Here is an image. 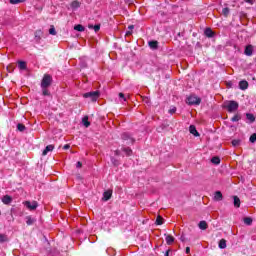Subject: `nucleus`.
Wrapping results in <instances>:
<instances>
[{"label": "nucleus", "instance_id": "nucleus-7", "mask_svg": "<svg viewBox=\"0 0 256 256\" xmlns=\"http://www.w3.org/2000/svg\"><path fill=\"white\" fill-rule=\"evenodd\" d=\"M244 54L247 57H251V55H253V45H248L246 46L245 50H244Z\"/></svg>", "mask_w": 256, "mask_h": 256}, {"label": "nucleus", "instance_id": "nucleus-20", "mask_svg": "<svg viewBox=\"0 0 256 256\" xmlns=\"http://www.w3.org/2000/svg\"><path fill=\"white\" fill-rule=\"evenodd\" d=\"M18 67L19 69H21L22 71H25V69H27V63L20 61L18 62Z\"/></svg>", "mask_w": 256, "mask_h": 256}, {"label": "nucleus", "instance_id": "nucleus-29", "mask_svg": "<svg viewBox=\"0 0 256 256\" xmlns=\"http://www.w3.org/2000/svg\"><path fill=\"white\" fill-rule=\"evenodd\" d=\"M229 13L230 10L228 7L222 9V15H224V17H229Z\"/></svg>", "mask_w": 256, "mask_h": 256}, {"label": "nucleus", "instance_id": "nucleus-49", "mask_svg": "<svg viewBox=\"0 0 256 256\" xmlns=\"http://www.w3.org/2000/svg\"><path fill=\"white\" fill-rule=\"evenodd\" d=\"M115 155H119V150H117V151L115 152Z\"/></svg>", "mask_w": 256, "mask_h": 256}, {"label": "nucleus", "instance_id": "nucleus-33", "mask_svg": "<svg viewBox=\"0 0 256 256\" xmlns=\"http://www.w3.org/2000/svg\"><path fill=\"white\" fill-rule=\"evenodd\" d=\"M233 147H239L241 145V140H232Z\"/></svg>", "mask_w": 256, "mask_h": 256}, {"label": "nucleus", "instance_id": "nucleus-40", "mask_svg": "<svg viewBox=\"0 0 256 256\" xmlns=\"http://www.w3.org/2000/svg\"><path fill=\"white\" fill-rule=\"evenodd\" d=\"M177 111V108H172V109H170L169 110V113L171 114V115H173L175 112Z\"/></svg>", "mask_w": 256, "mask_h": 256}, {"label": "nucleus", "instance_id": "nucleus-23", "mask_svg": "<svg viewBox=\"0 0 256 256\" xmlns=\"http://www.w3.org/2000/svg\"><path fill=\"white\" fill-rule=\"evenodd\" d=\"M204 33H205L206 37H213V35H214L213 30H211V28H206Z\"/></svg>", "mask_w": 256, "mask_h": 256}, {"label": "nucleus", "instance_id": "nucleus-2", "mask_svg": "<svg viewBox=\"0 0 256 256\" xmlns=\"http://www.w3.org/2000/svg\"><path fill=\"white\" fill-rule=\"evenodd\" d=\"M53 83V77L49 74H45L41 81V87H51V84Z\"/></svg>", "mask_w": 256, "mask_h": 256}, {"label": "nucleus", "instance_id": "nucleus-39", "mask_svg": "<svg viewBox=\"0 0 256 256\" xmlns=\"http://www.w3.org/2000/svg\"><path fill=\"white\" fill-rule=\"evenodd\" d=\"M119 97L120 99H123V101H127V99L125 98V94L119 93Z\"/></svg>", "mask_w": 256, "mask_h": 256}, {"label": "nucleus", "instance_id": "nucleus-48", "mask_svg": "<svg viewBox=\"0 0 256 256\" xmlns=\"http://www.w3.org/2000/svg\"><path fill=\"white\" fill-rule=\"evenodd\" d=\"M164 256H169V250L165 252Z\"/></svg>", "mask_w": 256, "mask_h": 256}, {"label": "nucleus", "instance_id": "nucleus-21", "mask_svg": "<svg viewBox=\"0 0 256 256\" xmlns=\"http://www.w3.org/2000/svg\"><path fill=\"white\" fill-rule=\"evenodd\" d=\"M75 31H79L80 33H83V31H85V27H83V25L78 24L76 26H74Z\"/></svg>", "mask_w": 256, "mask_h": 256}, {"label": "nucleus", "instance_id": "nucleus-35", "mask_svg": "<svg viewBox=\"0 0 256 256\" xmlns=\"http://www.w3.org/2000/svg\"><path fill=\"white\" fill-rule=\"evenodd\" d=\"M156 224H157V225H163V217L158 216V217L156 218Z\"/></svg>", "mask_w": 256, "mask_h": 256}, {"label": "nucleus", "instance_id": "nucleus-12", "mask_svg": "<svg viewBox=\"0 0 256 256\" xmlns=\"http://www.w3.org/2000/svg\"><path fill=\"white\" fill-rule=\"evenodd\" d=\"M55 149V146L53 145H48L46 146V148L44 149V151L42 152V155H47L49 152L53 151Z\"/></svg>", "mask_w": 256, "mask_h": 256}, {"label": "nucleus", "instance_id": "nucleus-26", "mask_svg": "<svg viewBox=\"0 0 256 256\" xmlns=\"http://www.w3.org/2000/svg\"><path fill=\"white\" fill-rule=\"evenodd\" d=\"M244 223H245V225H252L253 224V219L251 217H245L244 218Z\"/></svg>", "mask_w": 256, "mask_h": 256}, {"label": "nucleus", "instance_id": "nucleus-9", "mask_svg": "<svg viewBox=\"0 0 256 256\" xmlns=\"http://www.w3.org/2000/svg\"><path fill=\"white\" fill-rule=\"evenodd\" d=\"M12 201H13V198L9 195H5L2 198V203H4V205H9V204H11Z\"/></svg>", "mask_w": 256, "mask_h": 256}, {"label": "nucleus", "instance_id": "nucleus-10", "mask_svg": "<svg viewBox=\"0 0 256 256\" xmlns=\"http://www.w3.org/2000/svg\"><path fill=\"white\" fill-rule=\"evenodd\" d=\"M189 132L194 135V137H199V132L197 131V128L194 125H190Z\"/></svg>", "mask_w": 256, "mask_h": 256}, {"label": "nucleus", "instance_id": "nucleus-37", "mask_svg": "<svg viewBox=\"0 0 256 256\" xmlns=\"http://www.w3.org/2000/svg\"><path fill=\"white\" fill-rule=\"evenodd\" d=\"M249 141H250V143L256 142V134L255 133L250 136Z\"/></svg>", "mask_w": 256, "mask_h": 256}, {"label": "nucleus", "instance_id": "nucleus-17", "mask_svg": "<svg viewBox=\"0 0 256 256\" xmlns=\"http://www.w3.org/2000/svg\"><path fill=\"white\" fill-rule=\"evenodd\" d=\"M246 118L249 121V123H255V116L253 114L247 113Z\"/></svg>", "mask_w": 256, "mask_h": 256}, {"label": "nucleus", "instance_id": "nucleus-38", "mask_svg": "<svg viewBox=\"0 0 256 256\" xmlns=\"http://www.w3.org/2000/svg\"><path fill=\"white\" fill-rule=\"evenodd\" d=\"M71 7H72L73 9H78V7H79V2L73 1L72 4H71Z\"/></svg>", "mask_w": 256, "mask_h": 256}, {"label": "nucleus", "instance_id": "nucleus-18", "mask_svg": "<svg viewBox=\"0 0 256 256\" xmlns=\"http://www.w3.org/2000/svg\"><path fill=\"white\" fill-rule=\"evenodd\" d=\"M88 29H94L95 33H97L99 31V29H101V25L97 24V25L93 26V24H89Z\"/></svg>", "mask_w": 256, "mask_h": 256}, {"label": "nucleus", "instance_id": "nucleus-1", "mask_svg": "<svg viewBox=\"0 0 256 256\" xmlns=\"http://www.w3.org/2000/svg\"><path fill=\"white\" fill-rule=\"evenodd\" d=\"M223 107L227 109L228 113H235L239 109V103L235 100H228L224 102Z\"/></svg>", "mask_w": 256, "mask_h": 256}, {"label": "nucleus", "instance_id": "nucleus-43", "mask_svg": "<svg viewBox=\"0 0 256 256\" xmlns=\"http://www.w3.org/2000/svg\"><path fill=\"white\" fill-rule=\"evenodd\" d=\"M128 29H129L130 31H133V29H135V26H134V25H130V26H128Z\"/></svg>", "mask_w": 256, "mask_h": 256}, {"label": "nucleus", "instance_id": "nucleus-4", "mask_svg": "<svg viewBox=\"0 0 256 256\" xmlns=\"http://www.w3.org/2000/svg\"><path fill=\"white\" fill-rule=\"evenodd\" d=\"M188 105H200L201 104V98L191 95L187 98Z\"/></svg>", "mask_w": 256, "mask_h": 256}, {"label": "nucleus", "instance_id": "nucleus-25", "mask_svg": "<svg viewBox=\"0 0 256 256\" xmlns=\"http://www.w3.org/2000/svg\"><path fill=\"white\" fill-rule=\"evenodd\" d=\"M35 223V219H33L31 216L26 217V224L27 225H33Z\"/></svg>", "mask_w": 256, "mask_h": 256}, {"label": "nucleus", "instance_id": "nucleus-3", "mask_svg": "<svg viewBox=\"0 0 256 256\" xmlns=\"http://www.w3.org/2000/svg\"><path fill=\"white\" fill-rule=\"evenodd\" d=\"M83 97L85 99H91V101H96L97 99H99V91L87 92L83 94Z\"/></svg>", "mask_w": 256, "mask_h": 256}, {"label": "nucleus", "instance_id": "nucleus-30", "mask_svg": "<svg viewBox=\"0 0 256 256\" xmlns=\"http://www.w3.org/2000/svg\"><path fill=\"white\" fill-rule=\"evenodd\" d=\"M124 153L129 157L132 155L133 150L131 148H123Z\"/></svg>", "mask_w": 256, "mask_h": 256}, {"label": "nucleus", "instance_id": "nucleus-8", "mask_svg": "<svg viewBox=\"0 0 256 256\" xmlns=\"http://www.w3.org/2000/svg\"><path fill=\"white\" fill-rule=\"evenodd\" d=\"M113 195V191L112 190H107L103 193V200L104 201H109V199H111Z\"/></svg>", "mask_w": 256, "mask_h": 256}, {"label": "nucleus", "instance_id": "nucleus-14", "mask_svg": "<svg viewBox=\"0 0 256 256\" xmlns=\"http://www.w3.org/2000/svg\"><path fill=\"white\" fill-rule=\"evenodd\" d=\"M219 249H227V240L221 239L218 244Z\"/></svg>", "mask_w": 256, "mask_h": 256}, {"label": "nucleus", "instance_id": "nucleus-13", "mask_svg": "<svg viewBox=\"0 0 256 256\" xmlns=\"http://www.w3.org/2000/svg\"><path fill=\"white\" fill-rule=\"evenodd\" d=\"M82 125H84V127H90L91 122H89V116H85L82 118Z\"/></svg>", "mask_w": 256, "mask_h": 256}, {"label": "nucleus", "instance_id": "nucleus-6", "mask_svg": "<svg viewBox=\"0 0 256 256\" xmlns=\"http://www.w3.org/2000/svg\"><path fill=\"white\" fill-rule=\"evenodd\" d=\"M249 87V82H247V80H241L239 82V89H241L242 91H245L246 89H248Z\"/></svg>", "mask_w": 256, "mask_h": 256}, {"label": "nucleus", "instance_id": "nucleus-31", "mask_svg": "<svg viewBox=\"0 0 256 256\" xmlns=\"http://www.w3.org/2000/svg\"><path fill=\"white\" fill-rule=\"evenodd\" d=\"M211 161L214 165H219L221 163V159H219V157H213Z\"/></svg>", "mask_w": 256, "mask_h": 256}, {"label": "nucleus", "instance_id": "nucleus-16", "mask_svg": "<svg viewBox=\"0 0 256 256\" xmlns=\"http://www.w3.org/2000/svg\"><path fill=\"white\" fill-rule=\"evenodd\" d=\"M199 229H202V231H205L207 229L208 225L206 221H200L198 224Z\"/></svg>", "mask_w": 256, "mask_h": 256}, {"label": "nucleus", "instance_id": "nucleus-45", "mask_svg": "<svg viewBox=\"0 0 256 256\" xmlns=\"http://www.w3.org/2000/svg\"><path fill=\"white\" fill-rule=\"evenodd\" d=\"M246 3H250L251 5H253V0H244Z\"/></svg>", "mask_w": 256, "mask_h": 256}, {"label": "nucleus", "instance_id": "nucleus-27", "mask_svg": "<svg viewBox=\"0 0 256 256\" xmlns=\"http://www.w3.org/2000/svg\"><path fill=\"white\" fill-rule=\"evenodd\" d=\"M7 241H9L7 235L0 234V243H7Z\"/></svg>", "mask_w": 256, "mask_h": 256}, {"label": "nucleus", "instance_id": "nucleus-41", "mask_svg": "<svg viewBox=\"0 0 256 256\" xmlns=\"http://www.w3.org/2000/svg\"><path fill=\"white\" fill-rule=\"evenodd\" d=\"M128 137H129V134H127V133H124L122 135V139H124L125 141H127Z\"/></svg>", "mask_w": 256, "mask_h": 256}, {"label": "nucleus", "instance_id": "nucleus-42", "mask_svg": "<svg viewBox=\"0 0 256 256\" xmlns=\"http://www.w3.org/2000/svg\"><path fill=\"white\" fill-rule=\"evenodd\" d=\"M189 253H191V248L190 247H186V254L189 255Z\"/></svg>", "mask_w": 256, "mask_h": 256}, {"label": "nucleus", "instance_id": "nucleus-47", "mask_svg": "<svg viewBox=\"0 0 256 256\" xmlns=\"http://www.w3.org/2000/svg\"><path fill=\"white\" fill-rule=\"evenodd\" d=\"M69 147H71V146H69V144H66V145H64L63 149L67 150V149H69Z\"/></svg>", "mask_w": 256, "mask_h": 256}, {"label": "nucleus", "instance_id": "nucleus-5", "mask_svg": "<svg viewBox=\"0 0 256 256\" xmlns=\"http://www.w3.org/2000/svg\"><path fill=\"white\" fill-rule=\"evenodd\" d=\"M25 207H27V209H30V211H35V209H37V207L39 206V204L37 203V201H26L24 202Z\"/></svg>", "mask_w": 256, "mask_h": 256}, {"label": "nucleus", "instance_id": "nucleus-50", "mask_svg": "<svg viewBox=\"0 0 256 256\" xmlns=\"http://www.w3.org/2000/svg\"><path fill=\"white\" fill-rule=\"evenodd\" d=\"M130 142L133 143V139H130Z\"/></svg>", "mask_w": 256, "mask_h": 256}, {"label": "nucleus", "instance_id": "nucleus-28", "mask_svg": "<svg viewBox=\"0 0 256 256\" xmlns=\"http://www.w3.org/2000/svg\"><path fill=\"white\" fill-rule=\"evenodd\" d=\"M231 121H232L233 123H235V122H237V121H241V115H239V114L234 115V116L231 118Z\"/></svg>", "mask_w": 256, "mask_h": 256}, {"label": "nucleus", "instance_id": "nucleus-24", "mask_svg": "<svg viewBox=\"0 0 256 256\" xmlns=\"http://www.w3.org/2000/svg\"><path fill=\"white\" fill-rule=\"evenodd\" d=\"M158 45H159V43L157 41H150L149 42V47L151 49H157Z\"/></svg>", "mask_w": 256, "mask_h": 256}, {"label": "nucleus", "instance_id": "nucleus-15", "mask_svg": "<svg viewBox=\"0 0 256 256\" xmlns=\"http://www.w3.org/2000/svg\"><path fill=\"white\" fill-rule=\"evenodd\" d=\"M234 207H236L237 209H239V207H241V199H239V197L234 196Z\"/></svg>", "mask_w": 256, "mask_h": 256}, {"label": "nucleus", "instance_id": "nucleus-32", "mask_svg": "<svg viewBox=\"0 0 256 256\" xmlns=\"http://www.w3.org/2000/svg\"><path fill=\"white\" fill-rule=\"evenodd\" d=\"M49 34L50 35H57V31L55 30V26H51L50 27Z\"/></svg>", "mask_w": 256, "mask_h": 256}, {"label": "nucleus", "instance_id": "nucleus-19", "mask_svg": "<svg viewBox=\"0 0 256 256\" xmlns=\"http://www.w3.org/2000/svg\"><path fill=\"white\" fill-rule=\"evenodd\" d=\"M175 241V238L171 235L166 236V243L167 245H172V243Z\"/></svg>", "mask_w": 256, "mask_h": 256}, {"label": "nucleus", "instance_id": "nucleus-22", "mask_svg": "<svg viewBox=\"0 0 256 256\" xmlns=\"http://www.w3.org/2000/svg\"><path fill=\"white\" fill-rule=\"evenodd\" d=\"M42 89V94L45 96V97H49V95H51V92H49L48 90V87H41Z\"/></svg>", "mask_w": 256, "mask_h": 256}, {"label": "nucleus", "instance_id": "nucleus-36", "mask_svg": "<svg viewBox=\"0 0 256 256\" xmlns=\"http://www.w3.org/2000/svg\"><path fill=\"white\" fill-rule=\"evenodd\" d=\"M17 129H18V131L23 132V131H25L26 127H25V125H23V124H18V125H17Z\"/></svg>", "mask_w": 256, "mask_h": 256}, {"label": "nucleus", "instance_id": "nucleus-46", "mask_svg": "<svg viewBox=\"0 0 256 256\" xmlns=\"http://www.w3.org/2000/svg\"><path fill=\"white\" fill-rule=\"evenodd\" d=\"M126 35L129 36V35H133V32L130 30V31H127L126 32Z\"/></svg>", "mask_w": 256, "mask_h": 256}, {"label": "nucleus", "instance_id": "nucleus-34", "mask_svg": "<svg viewBox=\"0 0 256 256\" xmlns=\"http://www.w3.org/2000/svg\"><path fill=\"white\" fill-rule=\"evenodd\" d=\"M25 0H10L11 5H17L19 3H23Z\"/></svg>", "mask_w": 256, "mask_h": 256}, {"label": "nucleus", "instance_id": "nucleus-44", "mask_svg": "<svg viewBox=\"0 0 256 256\" xmlns=\"http://www.w3.org/2000/svg\"><path fill=\"white\" fill-rule=\"evenodd\" d=\"M82 165H83V164H81V162H77L76 167L79 169V168L82 167Z\"/></svg>", "mask_w": 256, "mask_h": 256}, {"label": "nucleus", "instance_id": "nucleus-11", "mask_svg": "<svg viewBox=\"0 0 256 256\" xmlns=\"http://www.w3.org/2000/svg\"><path fill=\"white\" fill-rule=\"evenodd\" d=\"M214 201H223V193H221V191L214 193Z\"/></svg>", "mask_w": 256, "mask_h": 256}]
</instances>
